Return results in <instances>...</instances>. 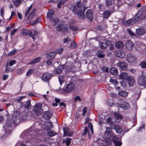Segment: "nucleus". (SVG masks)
<instances>
[{
	"instance_id": "obj_1",
	"label": "nucleus",
	"mask_w": 146,
	"mask_h": 146,
	"mask_svg": "<svg viewBox=\"0 0 146 146\" xmlns=\"http://www.w3.org/2000/svg\"><path fill=\"white\" fill-rule=\"evenodd\" d=\"M86 9V8L84 7V4L82 5L81 1H79L77 3L76 6L74 7L73 12L80 19H84L86 18L84 11Z\"/></svg>"
},
{
	"instance_id": "obj_2",
	"label": "nucleus",
	"mask_w": 146,
	"mask_h": 146,
	"mask_svg": "<svg viewBox=\"0 0 146 146\" xmlns=\"http://www.w3.org/2000/svg\"><path fill=\"white\" fill-rule=\"evenodd\" d=\"M146 16V11H139L135 15L133 19V22L135 23L138 21L139 20L144 19Z\"/></svg>"
},
{
	"instance_id": "obj_3",
	"label": "nucleus",
	"mask_w": 146,
	"mask_h": 146,
	"mask_svg": "<svg viewBox=\"0 0 146 146\" xmlns=\"http://www.w3.org/2000/svg\"><path fill=\"white\" fill-rule=\"evenodd\" d=\"M12 123L11 120H7L3 127L4 130L7 133H10L12 130Z\"/></svg>"
},
{
	"instance_id": "obj_4",
	"label": "nucleus",
	"mask_w": 146,
	"mask_h": 146,
	"mask_svg": "<svg viewBox=\"0 0 146 146\" xmlns=\"http://www.w3.org/2000/svg\"><path fill=\"white\" fill-rule=\"evenodd\" d=\"M20 118V112L18 111H15L12 115V118L13 122L16 124L18 123Z\"/></svg>"
},
{
	"instance_id": "obj_5",
	"label": "nucleus",
	"mask_w": 146,
	"mask_h": 146,
	"mask_svg": "<svg viewBox=\"0 0 146 146\" xmlns=\"http://www.w3.org/2000/svg\"><path fill=\"white\" fill-rule=\"evenodd\" d=\"M138 83L140 86H146V76L143 74L140 76Z\"/></svg>"
},
{
	"instance_id": "obj_6",
	"label": "nucleus",
	"mask_w": 146,
	"mask_h": 146,
	"mask_svg": "<svg viewBox=\"0 0 146 146\" xmlns=\"http://www.w3.org/2000/svg\"><path fill=\"white\" fill-rule=\"evenodd\" d=\"M42 105L40 104H36L34 109L35 113L37 115L39 116L42 114Z\"/></svg>"
},
{
	"instance_id": "obj_7",
	"label": "nucleus",
	"mask_w": 146,
	"mask_h": 146,
	"mask_svg": "<svg viewBox=\"0 0 146 146\" xmlns=\"http://www.w3.org/2000/svg\"><path fill=\"white\" fill-rule=\"evenodd\" d=\"M75 89V85L72 82L68 84L65 89L64 90V92H69L74 90Z\"/></svg>"
},
{
	"instance_id": "obj_8",
	"label": "nucleus",
	"mask_w": 146,
	"mask_h": 146,
	"mask_svg": "<svg viewBox=\"0 0 146 146\" xmlns=\"http://www.w3.org/2000/svg\"><path fill=\"white\" fill-rule=\"evenodd\" d=\"M136 60V57L133 54L129 53L127 55V60L129 63H132L135 62Z\"/></svg>"
},
{
	"instance_id": "obj_9",
	"label": "nucleus",
	"mask_w": 146,
	"mask_h": 146,
	"mask_svg": "<svg viewBox=\"0 0 146 146\" xmlns=\"http://www.w3.org/2000/svg\"><path fill=\"white\" fill-rule=\"evenodd\" d=\"M56 28H57L56 30L60 32H64L68 30L67 28L64 25H62L60 24H58Z\"/></svg>"
},
{
	"instance_id": "obj_10",
	"label": "nucleus",
	"mask_w": 146,
	"mask_h": 146,
	"mask_svg": "<svg viewBox=\"0 0 146 146\" xmlns=\"http://www.w3.org/2000/svg\"><path fill=\"white\" fill-rule=\"evenodd\" d=\"M67 66L64 65L60 66L59 68L55 69L54 70V73L56 74H58L61 73L62 72V70L66 68Z\"/></svg>"
},
{
	"instance_id": "obj_11",
	"label": "nucleus",
	"mask_w": 146,
	"mask_h": 146,
	"mask_svg": "<svg viewBox=\"0 0 146 146\" xmlns=\"http://www.w3.org/2000/svg\"><path fill=\"white\" fill-rule=\"evenodd\" d=\"M117 105L118 107L122 108L124 110L127 109L130 107L129 104L126 102H123L121 104H119Z\"/></svg>"
},
{
	"instance_id": "obj_12",
	"label": "nucleus",
	"mask_w": 146,
	"mask_h": 146,
	"mask_svg": "<svg viewBox=\"0 0 146 146\" xmlns=\"http://www.w3.org/2000/svg\"><path fill=\"white\" fill-rule=\"evenodd\" d=\"M113 136V137L112 139L113 142L115 145L116 146H121L122 144V143L121 142L117 141L119 139V138L115 136Z\"/></svg>"
},
{
	"instance_id": "obj_13",
	"label": "nucleus",
	"mask_w": 146,
	"mask_h": 146,
	"mask_svg": "<svg viewBox=\"0 0 146 146\" xmlns=\"http://www.w3.org/2000/svg\"><path fill=\"white\" fill-rule=\"evenodd\" d=\"M86 16L87 19L92 21L93 18L92 11L90 10H88L86 12Z\"/></svg>"
},
{
	"instance_id": "obj_14",
	"label": "nucleus",
	"mask_w": 146,
	"mask_h": 146,
	"mask_svg": "<svg viewBox=\"0 0 146 146\" xmlns=\"http://www.w3.org/2000/svg\"><path fill=\"white\" fill-rule=\"evenodd\" d=\"M126 46L127 49L131 50L133 48L134 44L131 41L128 40L126 42Z\"/></svg>"
},
{
	"instance_id": "obj_15",
	"label": "nucleus",
	"mask_w": 146,
	"mask_h": 146,
	"mask_svg": "<svg viewBox=\"0 0 146 146\" xmlns=\"http://www.w3.org/2000/svg\"><path fill=\"white\" fill-rule=\"evenodd\" d=\"M56 54L55 52H50L46 55V58L48 59H52L54 58Z\"/></svg>"
},
{
	"instance_id": "obj_16",
	"label": "nucleus",
	"mask_w": 146,
	"mask_h": 146,
	"mask_svg": "<svg viewBox=\"0 0 146 146\" xmlns=\"http://www.w3.org/2000/svg\"><path fill=\"white\" fill-rule=\"evenodd\" d=\"M63 130L64 135V136H71L72 135V133L70 132L68 128L64 127L63 128Z\"/></svg>"
},
{
	"instance_id": "obj_17",
	"label": "nucleus",
	"mask_w": 146,
	"mask_h": 146,
	"mask_svg": "<svg viewBox=\"0 0 146 146\" xmlns=\"http://www.w3.org/2000/svg\"><path fill=\"white\" fill-rule=\"evenodd\" d=\"M120 78L122 80H127L129 77L127 73L123 72L121 73L119 76Z\"/></svg>"
},
{
	"instance_id": "obj_18",
	"label": "nucleus",
	"mask_w": 146,
	"mask_h": 146,
	"mask_svg": "<svg viewBox=\"0 0 146 146\" xmlns=\"http://www.w3.org/2000/svg\"><path fill=\"white\" fill-rule=\"evenodd\" d=\"M118 65L123 70H125L127 69V64L125 62H120L118 63Z\"/></svg>"
},
{
	"instance_id": "obj_19",
	"label": "nucleus",
	"mask_w": 146,
	"mask_h": 146,
	"mask_svg": "<svg viewBox=\"0 0 146 146\" xmlns=\"http://www.w3.org/2000/svg\"><path fill=\"white\" fill-rule=\"evenodd\" d=\"M51 76V74L48 73L44 74L42 76V79L44 81L48 80Z\"/></svg>"
},
{
	"instance_id": "obj_20",
	"label": "nucleus",
	"mask_w": 146,
	"mask_h": 146,
	"mask_svg": "<svg viewBox=\"0 0 146 146\" xmlns=\"http://www.w3.org/2000/svg\"><path fill=\"white\" fill-rule=\"evenodd\" d=\"M52 115L51 112L49 111H47L44 112L43 116L45 119H50Z\"/></svg>"
},
{
	"instance_id": "obj_21",
	"label": "nucleus",
	"mask_w": 146,
	"mask_h": 146,
	"mask_svg": "<svg viewBox=\"0 0 146 146\" xmlns=\"http://www.w3.org/2000/svg\"><path fill=\"white\" fill-rule=\"evenodd\" d=\"M22 34L27 35H30L32 34V32L30 30L27 29H23L21 31Z\"/></svg>"
},
{
	"instance_id": "obj_22",
	"label": "nucleus",
	"mask_w": 146,
	"mask_h": 146,
	"mask_svg": "<svg viewBox=\"0 0 146 146\" xmlns=\"http://www.w3.org/2000/svg\"><path fill=\"white\" fill-rule=\"evenodd\" d=\"M42 59L41 57H38L34 59L32 61L28 64V65L34 64L40 62Z\"/></svg>"
},
{
	"instance_id": "obj_23",
	"label": "nucleus",
	"mask_w": 146,
	"mask_h": 146,
	"mask_svg": "<svg viewBox=\"0 0 146 146\" xmlns=\"http://www.w3.org/2000/svg\"><path fill=\"white\" fill-rule=\"evenodd\" d=\"M117 55L119 58H123L125 57V54L123 51L119 50L117 51Z\"/></svg>"
},
{
	"instance_id": "obj_24",
	"label": "nucleus",
	"mask_w": 146,
	"mask_h": 146,
	"mask_svg": "<svg viewBox=\"0 0 146 146\" xmlns=\"http://www.w3.org/2000/svg\"><path fill=\"white\" fill-rule=\"evenodd\" d=\"M115 47L118 48H122L123 46V42L121 41H117L115 43Z\"/></svg>"
},
{
	"instance_id": "obj_25",
	"label": "nucleus",
	"mask_w": 146,
	"mask_h": 146,
	"mask_svg": "<svg viewBox=\"0 0 146 146\" xmlns=\"http://www.w3.org/2000/svg\"><path fill=\"white\" fill-rule=\"evenodd\" d=\"M127 80L130 86H133L135 83V80L131 76H129Z\"/></svg>"
},
{
	"instance_id": "obj_26",
	"label": "nucleus",
	"mask_w": 146,
	"mask_h": 146,
	"mask_svg": "<svg viewBox=\"0 0 146 146\" xmlns=\"http://www.w3.org/2000/svg\"><path fill=\"white\" fill-rule=\"evenodd\" d=\"M106 133L108 137L110 138L111 137L112 138L113 137V135L111 134V128L110 127H107L106 128Z\"/></svg>"
},
{
	"instance_id": "obj_27",
	"label": "nucleus",
	"mask_w": 146,
	"mask_h": 146,
	"mask_svg": "<svg viewBox=\"0 0 146 146\" xmlns=\"http://www.w3.org/2000/svg\"><path fill=\"white\" fill-rule=\"evenodd\" d=\"M54 14V11L52 10H50L49 11L47 15V17L50 20H52L54 18L53 15Z\"/></svg>"
},
{
	"instance_id": "obj_28",
	"label": "nucleus",
	"mask_w": 146,
	"mask_h": 146,
	"mask_svg": "<svg viewBox=\"0 0 146 146\" xmlns=\"http://www.w3.org/2000/svg\"><path fill=\"white\" fill-rule=\"evenodd\" d=\"M110 73L113 75H117L118 74L117 69L114 67H112L110 69Z\"/></svg>"
},
{
	"instance_id": "obj_29",
	"label": "nucleus",
	"mask_w": 146,
	"mask_h": 146,
	"mask_svg": "<svg viewBox=\"0 0 146 146\" xmlns=\"http://www.w3.org/2000/svg\"><path fill=\"white\" fill-rule=\"evenodd\" d=\"M118 94L119 96L125 98L127 96L128 93L124 91H121L119 92Z\"/></svg>"
},
{
	"instance_id": "obj_30",
	"label": "nucleus",
	"mask_w": 146,
	"mask_h": 146,
	"mask_svg": "<svg viewBox=\"0 0 146 146\" xmlns=\"http://www.w3.org/2000/svg\"><path fill=\"white\" fill-rule=\"evenodd\" d=\"M48 135L50 137H52L55 135L56 133L53 131L51 130L50 129H46Z\"/></svg>"
},
{
	"instance_id": "obj_31",
	"label": "nucleus",
	"mask_w": 146,
	"mask_h": 146,
	"mask_svg": "<svg viewBox=\"0 0 146 146\" xmlns=\"http://www.w3.org/2000/svg\"><path fill=\"white\" fill-rule=\"evenodd\" d=\"M114 129L118 133H121L122 131V129L121 127L118 125H115L114 127Z\"/></svg>"
},
{
	"instance_id": "obj_32",
	"label": "nucleus",
	"mask_w": 146,
	"mask_h": 146,
	"mask_svg": "<svg viewBox=\"0 0 146 146\" xmlns=\"http://www.w3.org/2000/svg\"><path fill=\"white\" fill-rule=\"evenodd\" d=\"M59 81L60 86L62 85L65 82V79L64 76H63L60 75L58 77Z\"/></svg>"
},
{
	"instance_id": "obj_33",
	"label": "nucleus",
	"mask_w": 146,
	"mask_h": 146,
	"mask_svg": "<svg viewBox=\"0 0 146 146\" xmlns=\"http://www.w3.org/2000/svg\"><path fill=\"white\" fill-rule=\"evenodd\" d=\"M51 21L52 24L54 26H57L60 21L59 20L58 18L54 19L53 18V19Z\"/></svg>"
},
{
	"instance_id": "obj_34",
	"label": "nucleus",
	"mask_w": 146,
	"mask_h": 146,
	"mask_svg": "<svg viewBox=\"0 0 146 146\" xmlns=\"http://www.w3.org/2000/svg\"><path fill=\"white\" fill-rule=\"evenodd\" d=\"M111 13L109 11H105L103 13V16L104 18H108L110 15Z\"/></svg>"
},
{
	"instance_id": "obj_35",
	"label": "nucleus",
	"mask_w": 146,
	"mask_h": 146,
	"mask_svg": "<svg viewBox=\"0 0 146 146\" xmlns=\"http://www.w3.org/2000/svg\"><path fill=\"white\" fill-rule=\"evenodd\" d=\"M23 0H13V3L15 6L19 5L21 3V2Z\"/></svg>"
},
{
	"instance_id": "obj_36",
	"label": "nucleus",
	"mask_w": 146,
	"mask_h": 146,
	"mask_svg": "<svg viewBox=\"0 0 146 146\" xmlns=\"http://www.w3.org/2000/svg\"><path fill=\"white\" fill-rule=\"evenodd\" d=\"M132 22V19H130L127 21L123 22V24L126 26L130 25Z\"/></svg>"
},
{
	"instance_id": "obj_37",
	"label": "nucleus",
	"mask_w": 146,
	"mask_h": 146,
	"mask_svg": "<svg viewBox=\"0 0 146 146\" xmlns=\"http://www.w3.org/2000/svg\"><path fill=\"white\" fill-rule=\"evenodd\" d=\"M31 107V102L30 100H28L25 104L24 108L26 109H29Z\"/></svg>"
},
{
	"instance_id": "obj_38",
	"label": "nucleus",
	"mask_w": 146,
	"mask_h": 146,
	"mask_svg": "<svg viewBox=\"0 0 146 146\" xmlns=\"http://www.w3.org/2000/svg\"><path fill=\"white\" fill-rule=\"evenodd\" d=\"M137 34L139 35H142L144 33V31L141 29H138L136 30Z\"/></svg>"
},
{
	"instance_id": "obj_39",
	"label": "nucleus",
	"mask_w": 146,
	"mask_h": 146,
	"mask_svg": "<svg viewBox=\"0 0 146 146\" xmlns=\"http://www.w3.org/2000/svg\"><path fill=\"white\" fill-rule=\"evenodd\" d=\"M114 0H106V3L107 6L111 5L113 3Z\"/></svg>"
},
{
	"instance_id": "obj_40",
	"label": "nucleus",
	"mask_w": 146,
	"mask_h": 146,
	"mask_svg": "<svg viewBox=\"0 0 146 146\" xmlns=\"http://www.w3.org/2000/svg\"><path fill=\"white\" fill-rule=\"evenodd\" d=\"M33 6V5L32 4L30 5V6L29 7L27 10L26 11L25 14V17H26L28 14L29 13V12L31 10Z\"/></svg>"
},
{
	"instance_id": "obj_41",
	"label": "nucleus",
	"mask_w": 146,
	"mask_h": 146,
	"mask_svg": "<svg viewBox=\"0 0 146 146\" xmlns=\"http://www.w3.org/2000/svg\"><path fill=\"white\" fill-rule=\"evenodd\" d=\"M37 32L36 31H35L33 34L32 35L31 34V35H30L32 38L35 40L37 37Z\"/></svg>"
},
{
	"instance_id": "obj_42",
	"label": "nucleus",
	"mask_w": 146,
	"mask_h": 146,
	"mask_svg": "<svg viewBox=\"0 0 146 146\" xmlns=\"http://www.w3.org/2000/svg\"><path fill=\"white\" fill-rule=\"evenodd\" d=\"M77 46L76 43L75 41H73L71 42L70 47L71 48L74 49Z\"/></svg>"
},
{
	"instance_id": "obj_43",
	"label": "nucleus",
	"mask_w": 146,
	"mask_h": 146,
	"mask_svg": "<svg viewBox=\"0 0 146 146\" xmlns=\"http://www.w3.org/2000/svg\"><path fill=\"white\" fill-rule=\"evenodd\" d=\"M71 139H66L64 140L63 141V143H66L67 146L69 145L70 143Z\"/></svg>"
},
{
	"instance_id": "obj_44",
	"label": "nucleus",
	"mask_w": 146,
	"mask_h": 146,
	"mask_svg": "<svg viewBox=\"0 0 146 146\" xmlns=\"http://www.w3.org/2000/svg\"><path fill=\"white\" fill-rule=\"evenodd\" d=\"M34 72V70L33 69H31L29 70L27 72L26 75L27 76H29L32 74Z\"/></svg>"
},
{
	"instance_id": "obj_45",
	"label": "nucleus",
	"mask_w": 146,
	"mask_h": 146,
	"mask_svg": "<svg viewBox=\"0 0 146 146\" xmlns=\"http://www.w3.org/2000/svg\"><path fill=\"white\" fill-rule=\"evenodd\" d=\"M22 119L23 120H25L26 118L28 115V114L26 112H23L22 113Z\"/></svg>"
},
{
	"instance_id": "obj_46",
	"label": "nucleus",
	"mask_w": 146,
	"mask_h": 146,
	"mask_svg": "<svg viewBox=\"0 0 146 146\" xmlns=\"http://www.w3.org/2000/svg\"><path fill=\"white\" fill-rule=\"evenodd\" d=\"M140 65L142 68H146V61L142 62L140 64Z\"/></svg>"
},
{
	"instance_id": "obj_47",
	"label": "nucleus",
	"mask_w": 146,
	"mask_h": 146,
	"mask_svg": "<svg viewBox=\"0 0 146 146\" xmlns=\"http://www.w3.org/2000/svg\"><path fill=\"white\" fill-rule=\"evenodd\" d=\"M70 27L71 29L73 31H75L78 30V29L77 27L75 26H72L70 23Z\"/></svg>"
},
{
	"instance_id": "obj_48",
	"label": "nucleus",
	"mask_w": 146,
	"mask_h": 146,
	"mask_svg": "<svg viewBox=\"0 0 146 146\" xmlns=\"http://www.w3.org/2000/svg\"><path fill=\"white\" fill-rule=\"evenodd\" d=\"M105 141L106 144L108 145H110L111 142V141L110 139L108 138H106L105 139Z\"/></svg>"
},
{
	"instance_id": "obj_49",
	"label": "nucleus",
	"mask_w": 146,
	"mask_h": 146,
	"mask_svg": "<svg viewBox=\"0 0 146 146\" xmlns=\"http://www.w3.org/2000/svg\"><path fill=\"white\" fill-rule=\"evenodd\" d=\"M100 48L102 49H105L107 47V44L103 42L101 43L100 45Z\"/></svg>"
},
{
	"instance_id": "obj_50",
	"label": "nucleus",
	"mask_w": 146,
	"mask_h": 146,
	"mask_svg": "<svg viewBox=\"0 0 146 146\" xmlns=\"http://www.w3.org/2000/svg\"><path fill=\"white\" fill-rule=\"evenodd\" d=\"M97 56L100 58H103L105 56L104 54L101 53L99 52H97Z\"/></svg>"
},
{
	"instance_id": "obj_51",
	"label": "nucleus",
	"mask_w": 146,
	"mask_h": 146,
	"mask_svg": "<svg viewBox=\"0 0 146 146\" xmlns=\"http://www.w3.org/2000/svg\"><path fill=\"white\" fill-rule=\"evenodd\" d=\"M110 82L114 84H117L118 83L117 80L112 78L110 80Z\"/></svg>"
},
{
	"instance_id": "obj_52",
	"label": "nucleus",
	"mask_w": 146,
	"mask_h": 146,
	"mask_svg": "<svg viewBox=\"0 0 146 146\" xmlns=\"http://www.w3.org/2000/svg\"><path fill=\"white\" fill-rule=\"evenodd\" d=\"M6 67V69L5 71L7 73L9 72V71H12L13 70V69H10L9 68V65L8 64H7Z\"/></svg>"
},
{
	"instance_id": "obj_53",
	"label": "nucleus",
	"mask_w": 146,
	"mask_h": 146,
	"mask_svg": "<svg viewBox=\"0 0 146 146\" xmlns=\"http://www.w3.org/2000/svg\"><path fill=\"white\" fill-rule=\"evenodd\" d=\"M16 50L14 49L8 53L7 55L8 56H11L14 54L16 52Z\"/></svg>"
},
{
	"instance_id": "obj_54",
	"label": "nucleus",
	"mask_w": 146,
	"mask_h": 146,
	"mask_svg": "<svg viewBox=\"0 0 146 146\" xmlns=\"http://www.w3.org/2000/svg\"><path fill=\"white\" fill-rule=\"evenodd\" d=\"M46 125L47 127H48V129H49V128L50 127H53L52 124L51 122H48L46 123Z\"/></svg>"
},
{
	"instance_id": "obj_55",
	"label": "nucleus",
	"mask_w": 146,
	"mask_h": 146,
	"mask_svg": "<svg viewBox=\"0 0 146 146\" xmlns=\"http://www.w3.org/2000/svg\"><path fill=\"white\" fill-rule=\"evenodd\" d=\"M88 126H89V128L90 129L92 133V134H93V133H94V131H93V129L92 125V124L91 123L89 122V123Z\"/></svg>"
},
{
	"instance_id": "obj_56",
	"label": "nucleus",
	"mask_w": 146,
	"mask_h": 146,
	"mask_svg": "<svg viewBox=\"0 0 146 146\" xmlns=\"http://www.w3.org/2000/svg\"><path fill=\"white\" fill-rule=\"evenodd\" d=\"M114 114L115 115V116L117 119H121L122 118V117L121 115L117 113H115Z\"/></svg>"
},
{
	"instance_id": "obj_57",
	"label": "nucleus",
	"mask_w": 146,
	"mask_h": 146,
	"mask_svg": "<svg viewBox=\"0 0 146 146\" xmlns=\"http://www.w3.org/2000/svg\"><path fill=\"white\" fill-rule=\"evenodd\" d=\"M39 19H37L34 21L32 22V24L33 25H35L37 23H39Z\"/></svg>"
},
{
	"instance_id": "obj_58",
	"label": "nucleus",
	"mask_w": 146,
	"mask_h": 146,
	"mask_svg": "<svg viewBox=\"0 0 146 146\" xmlns=\"http://www.w3.org/2000/svg\"><path fill=\"white\" fill-rule=\"evenodd\" d=\"M87 108L86 107H85L84 108L83 110V112H82V115L83 116H84L85 115L87 112Z\"/></svg>"
},
{
	"instance_id": "obj_59",
	"label": "nucleus",
	"mask_w": 146,
	"mask_h": 146,
	"mask_svg": "<svg viewBox=\"0 0 146 146\" xmlns=\"http://www.w3.org/2000/svg\"><path fill=\"white\" fill-rule=\"evenodd\" d=\"M102 70L104 72H108L109 68L106 67H103L101 68Z\"/></svg>"
},
{
	"instance_id": "obj_60",
	"label": "nucleus",
	"mask_w": 146,
	"mask_h": 146,
	"mask_svg": "<svg viewBox=\"0 0 146 146\" xmlns=\"http://www.w3.org/2000/svg\"><path fill=\"white\" fill-rule=\"evenodd\" d=\"M127 32L129 33V34L131 36H135V34L130 29H127Z\"/></svg>"
},
{
	"instance_id": "obj_61",
	"label": "nucleus",
	"mask_w": 146,
	"mask_h": 146,
	"mask_svg": "<svg viewBox=\"0 0 146 146\" xmlns=\"http://www.w3.org/2000/svg\"><path fill=\"white\" fill-rule=\"evenodd\" d=\"M145 128V125L144 124H143L140 127L139 129L137 130V131H141L142 129H144Z\"/></svg>"
},
{
	"instance_id": "obj_62",
	"label": "nucleus",
	"mask_w": 146,
	"mask_h": 146,
	"mask_svg": "<svg viewBox=\"0 0 146 146\" xmlns=\"http://www.w3.org/2000/svg\"><path fill=\"white\" fill-rule=\"evenodd\" d=\"M106 121L109 124H111L112 123L111 118L110 117L106 119Z\"/></svg>"
},
{
	"instance_id": "obj_63",
	"label": "nucleus",
	"mask_w": 146,
	"mask_h": 146,
	"mask_svg": "<svg viewBox=\"0 0 146 146\" xmlns=\"http://www.w3.org/2000/svg\"><path fill=\"white\" fill-rule=\"evenodd\" d=\"M70 40V39L68 38H65L64 39L63 43H64L68 42Z\"/></svg>"
},
{
	"instance_id": "obj_64",
	"label": "nucleus",
	"mask_w": 146,
	"mask_h": 146,
	"mask_svg": "<svg viewBox=\"0 0 146 146\" xmlns=\"http://www.w3.org/2000/svg\"><path fill=\"white\" fill-rule=\"evenodd\" d=\"M88 128L86 127L85 128L84 132L83 133V135H86L87 134V133L88 132Z\"/></svg>"
}]
</instances>
